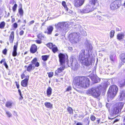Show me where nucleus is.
<instances>
[{"label":"nucleus","instance_id":"nucleus-60","mask_svg":"<svg viewBox=\"0 0 125 125\" xmlns=\"http://www.w3.org/2000/svg\"><path fill=\"white\" fill-rule=\"evenodd\" d=\"M25 75L24 74H22L21 75V78L22 79H23L25 77Z\"/></svg>","mask_w":125,"mask_h":125},{"label":"nucleus","instance_id":"nucleus-54","mask_svg":"<svg viewBox=\"0 0 125 125\" xmlns=\"http://www.w3.org/2000/svg\"><path fill=\"white\" fill-rule=\"evenodd\" d=\"M4 66H5V67L6 68H7L8 67V65L7 64L6 62H4Z\"/></svg>","mask_w":125,"mask_h":125},{"label":"nucleus","instance_id":"nucleus-45","mask_svg":"<svg viewBox=\"0 0 125 125\" xmlns=\"http://www.w3.org/2000/svg\"><path fill=\"white\" fill-rule=\"evenodd\" d=\"M25 77V78L24 80L28 82L29 78V76L28 75L26 76Z\"/></svg>","mask_w":125,"mask_h":125},{"label":"nucleus","instance_id":"nucleus-53","mask_svg":"<svg viewBox=\"0 0 125 125\" xmlns=\"http://www.w3.org/2000/svg\"><path fill=\"white\" fill-rule=\"evenodd\" d=\"M97 18L98 19L100 20H103L102 19L100 16H97Z\"/></svg>","mask_w":125,"mask_h":125},{"label":"nucleus","instance_id":"nucleus-49","mask_svg":"<svg viewBox=\"0 0 125 125\" xmlns=\"http://www.w3.org/2000/svg\"><path fill=\"white\" fill-rule=\"evenodd\" d=\"M110 57L111 60L112 61H113L114 60V58H113V56L111 55H110Z\"/></svg>","mask_w":125,"mask_h":125},{"label":"nucleus","instance_id":"nucleus-18","mask_svg":"<svg viewBox=\"0 0 125 125\" xmlns=\"http://www.w3.org/2000/svg\"><path fill=\"white\" fill-rule=\"evenodd\" d=\"M119 110H109L110 115L113 116L114 115L117 114L119 112Z\"/></svg>","mask_w":125,"mask_h":125},{"label":"nucleus","instance_id":"nucleus-25","mask_svg":"<svg viewBox=\"0 0 125 125\" xmlns=\"http://www.w3.org/2000/svg\"><path fill=\"white\" fill-rule=\"evenodd\" d=\"M120 59L124 63H125V54L123 53L121 54L120 55Z\"/></svg>","mask_w":125,"mask_h":125},{"label":"nucleus","instance_id":"nucleus-62","mask_svg":"<svg viewBox=\"0 0 125 125\" xmlns=\"http://www.w3.org/2000/svg\"><path fill=\"white\" fill-rule=\"evenodd\" d=\"M76 125H82V124L81 123L78 122L77 123Z\"/></svg>","mask_w":125,"mask_h":125},{"label":"nucleus","instance_id":"nucleus-24","mask_svg":"<svg viewBox=\"0 0 125 125\" xmlns=\"http://www.w3.org/2000/svg\"><path fill=\"white\" fill-rule=\"evenodd\" d=\"M44 105L48 108L51 109L52 107V104L49 102H46L44 103Z\"/></svg>","mask_w":125,"mask_h":125},{"label":"nucleus","instance_id":"nucleus-6","mask_svg":"<svg viewBox=\"0 0 125 125\" xmlns=\"http://www.w3.org/2000/svg\"><path fill=\"white\" fill-rule=\"evenodd\" d=\"M118 91V88L115 85L111 86L109 88L108 92V97L113 98L116 95Z\"/></svg>","mask_w":125,"mask_h":125},{"label":"nucleus","instance_id":"nucleus-28","mask_svg":"<svg viewBox=\"0 0 125 125\" xmlns=\"http://www.w3.org/2000/svg\"><path fill=\"white\" fill-rule=\"evenodd\" d=\"M120 100H121L123 99L124 98L125 96V93L124 92L122 91H121L120 93Z\"/></svg>","mask_w":125,"mask_h":125},{"label":"nucleus","instance_id":"nucleus-35","mask_svg":"<svg viewBox=\"0 0 125 125\" xmlns=\"http://www.w3.org/2000/svg\"><path fill=\"white\" fill-rule=\"evenodd\" d=\"M51 49H52V52L54 53H55L56 52H57L58 50V49L57 47L55 45L53 46V47H52Z\"/></svg>","mask_w":125,"mask_h":125},{"label":"nucleus","instance_id":"nucleus-38","mask_svg":"<svg viewBox=\"0 0 125 125\" xmlns=\"http://www.w3.org/2000/svg\"><path fill=\"white\" fill-rule=\"evenodd\" d=\"M18 6L16 4H15L12 7V10L14 12H15Z\"/></svg>","mask_w":125,"mask_h":125},{"label":"nucleus","instance_id":"nucleus-36","mask_svg":"<svg viewBox=\"0 0 125 125\" xmlns=\"http://www.w3.org/2000/svg\"><path fill=\"white\" fill-rule=\"evenodd\" d=\"M5 25V23L4 21L2 22L0 24V28L1 29H3Z\"/></svg>","mask_w":125,"mask_h":125},{"label":"nucleus","instance_id":"nucleus-37","mask_svg":"<svg viewBox=\"0 0 125 125\" xmlns=\"http://www.w3.org/2000/svg\"><path fill=\"white\" fill-rule=\"evenodd\" d=\"M115 33V31L114 30H111L110 33V36L111 38H112L113 37L114 35V33Z\"/></svg>","mask_w":125,"mask_h":125},{"label":"nucleus","instance_id":"nucleus-27","mask_svg":"<svg viewBox=\"0 0 125 125\" xmlns=\"http://www.w3.org/2000/svg\"><path fill=\"white\" fill-rule=\"evenodd\" d=\"M28 82L24 80L21 81V84L22 86L26 87L28 85Z\"/></svg>","mask_w":125,"mask_h":125},{"label":"nucleus","instance_id":"nucleus-40","mask_svg":"<svg viewBox=\"0 0 125 125\" xmlns=\"http://www.w3.org/2000/svg\"><path fill=\"white\" fill-rule=\"evenodd\" d=\"M18 44V42H17L16 43V45H14V46L13 49V51H17Z\"/></svg>","mask_w":125,"mask_h":125},{"label":"nucleus","instance_id":"nucleus-63","mask_svg":"<svg viewBox=\"0 0 125 125\" xmlns=\"http://www.w3.org/2000/svg\"><path fill=\"white\" fill-rule=\"evenodd\" d=\"M122 86L124 85H125V80L124 81V82L122 83V84H121Z\"/></svg>","mask_w":125,"mask_h":125},{"label":"nucleus","instance_id":"nucleus-34","mask_svg":"<svg viewBox=\"0 0 125 125\" xmlns=\"http://www.w3.org/2000/svg\"><path fill=\"white\" fill-rule=\"evenodd\" d=\"M18 12L19 13L20 15L21 16H23V10H22L21 7V8H19L18 9Z\"/></svg>","mask_w":125,"mask_h":125},{"label":"nucleus","instance_id":"nucleus-19","mask_svg":"<svg viewBox=\"0 0 125 125\" xmlns=\"http://www.w3.org/2000/svg\"><path fill=\"white\" fill-rule=\"evenodd\" d=\"M85 45L88 50H90L92 49V46L91 44L90 43L87 41L85 42Z\"/></svg>","mask_w":125,"mask_h":125},{"label":"nucleus","instance_id":"nucleus-58","mask_svg":"<svg viewBox=\"0 0 125 125\" xmlns=\"http://www.w3.org/2000/svg\"><path fill=\"white\" fill-rule=\"evenodd\" d=\"M34 22V21H32L30 22L29 23V25H30L31 24H32Z\"/></svg>","mask_w":125,"mask_h":125},{"label":"nucleus","instance_id":"nucleus-9","mask_svg":"<svg viewBox=\"0 0 125 125\" xmlns=\"http://www.w3.org/2000/svg\"><path fill=\"white\" fill-rule=\"evenodd\" d=\"M58 57L60 65L65 64V62L67 63L68 62V56L67 54L60 53L58 55Z\"/></svg>","mask_w":125,"mask_h":125},{"label":"nucleus","instance_id":"nucleus-20","mask_svg":"<svg viewBox=\"0 0 125 125\" xmlns=\"http://www.w3.org/2000/svg\"><path fill=\"white\" fill-rule=\"evenodd\" d=\"M13 104V102L12 101H9L7 102L5 104V106L7 107L10 108L12 106Z\"/></svg>","mask_w":125,"mask_h":125},{"label":"nucleus","instance_id":"nucleus-15","mask_svg":"<svg viewBox=\"0 0 125 125\" xmlns=\"http://www.w3.org/2000/svg\"><path fill=\"white\" fill-rule=\"evenodd\" d=\"M31 64L33 66H34L35 67H38L40 65L39 63L37 62V60L36 58H35L33 59L31 62Z\"/></svg>","mask_w":125,"mask_h":125},{"label":"nucleus","instance_id":"nucleus-14","mask_svg":"<svg viewBox=\"0 0 125 125\" xmlns=\"http://www.w3.org/2000/svg\"><path fill=\"white\" fill-rule=\"evenodd\" d=\"M60 65L62 66L59 68L55 72V74L56 75H58L59 73L62 72L65 68V64H63V65Z\"/></svg>","mask_w":125,"mask_h":125},{"label":"nucleus","instance_id":"nucleus-41","mask_svg":"<svg viewBox=\"0 0 125 125\" xmlns=\"http://www.w3.org/2000/svg\"><path fill=\"white\" fill-rule=\"evenodd\" d=\"M29 59V58L28 57H27L25 58V60L24 61V63L26 64H28V61Z\"/></svg>","mask_w":125,"mask_h":125},{"label":"nucleus","instance_id":"nucleus-59","mask_svg":"<svg viewBox=\"0 0 125 125\" xmlns=\"http://www.w3.org/2000/svg\"><path fill=\"white\" fill-rule=\"evenodd\" d=\"M5 60L4 59H2L0 61V63L1 64H2L3 62H5Z\"/></svg>","mask_w":125,"mask_h":125},{"label":"nucleus","instance_id":"nucleus-5","mask_svg":"<svg viewBox=\"0 0 125 125\" xmlns=\"http://www.w3.org/2000/svg\"><path fill=\"white\" fill-rule=\"evenodd\" d=\"M69 37L70 41L72 44L78 43L81 38L80 33L76 32L70 34Z\"/></svg>","mask_w":125,"mask_h":125},{"label":"nucleus","instance_id":"nucleus-33","mask_svg":"<svg viewBox=\"0 0 125 125\" xmlns=\"http://www.w3.org/2000/svg\"><path fill=\"white\" fill-rule=\"evenodd\" d=\"M37 37L39 39L42 40L45 37L44 35L40 33L38 35Z\"/></svg>","mask_w":125,"mask_h":125},{"label":"nucleus","instance_id":"nucleus-26","mask_svg":"<svg viewBox=\"0 0 125 125\" xmlns=\"http://www.w3.org/2000/svg\"><path fill=\"white\" fill-rule=\"evenodd\" d=\"M52 89L50 87L48 88L47 91V94L48 96H50L52 94Z\"/></svg>","mask_w":125,"mask_h":125},{"label":"nucleus","instance_id":"nucleus-42","mask_svg":"<svg viewBox=\"0 0 125 125\" xmlns=\"http://www.w3.org/2000/svg\"><path fill=\"white\" fill-rule=\"evenodd\" d=\"M47 74H48V76L49 77H52L53 74V73L52 72L48 73Z\"/></svg>","mask_w":125,"mask_h":125},{"label":"nucleus","instance_id":"nucleus-48","mask_svg":"<svg viewBox=\"0 0 125 125\" xmlns=\"http://www.w3.org/2000/svg\"><path fill=\"white\" fill-rule=\"evenodd\" d=\"M90 118L92 120L94 121L95 119V117L94 116L92 115L91 116Z\"/></svg>","mask_w":125,"mask_h":125},{"label":"nucleus","instance_id":"nucleus-13","mask_svg":"<svg viewBox=\"0 0 125 125\" xmlns=\"http://www.w3.org/2000/svg\"><path fill=\"white\" fill-rule=\"evenodd\" d=\"M53 29V27L52 26H49L47 27V30L45 31L44 32L48 35H50L51 34Z\"/></svg>","mask_w":125,"mask_h":125},{"label":"nucleus","instance_id":"nucleus-47","mask_svg":"<svg viewBox=\"0 0 125 125\" xmlns=\"http://www.w3.org/2000/svg\"><path fill=\"white\" fill-rule=\"evenodd\" d=\"M38 44H40L42 43V42L41 40H36L35 41Z\"/></svg>","mask_w":125,"mask_h":125},{"label":"nucleus","instance_id":"nucleus-16","mask_svg":"<svg viewBox=\"0 0 125 125\" xmlns=\"http://www.w3.org/2000/svg\"><path fill=\"white\" fill-rule=\"evenodd\" d=\"M30 64L28 67L26 65H25L24 66V68H27V70L29 72H30L35 69L34 66Z\"/></svg>","mask_w":125,"mask_h":125},{"label":"nucleus","instance_id":"nucleus-32","mask_svg":"<svg viewBox=\"0 0 125 125\" xmlns=\"http://www.w3.org/2000/svg\"><path fill=\"white\" fill-rule=\"evenodd\" d=\"M49 55H45L42 56V59L44 61H47L48 58L49 57Z\"/></svg>","mask_w":125,"mask_h":125},{"label":"nucleus","instance_id":"nucleus-23","mask_svg":"<svg viewBox=\"0 0 125 125\" xmlns=\"http://www.w3.org/2000/svg\"><path fill=\"white\" fill-rule=\"evenodd\" d=\"M125 35L123 33H119L117 35V38L119 40H120L123 39Z\"/></svg>","mask_w":125,"mask_h":125},{"label":"nucleus","instance_id":"nucleus-12","mask_svg":"<svg viewBox=\"0 0 125 125\" xmlns=\"http://www.w3.org/2000/svg\"><path fill=\"white\" fill-rule=\"evenodd\" d=\"M84 2V0H75L74 1V5L76 7L82 6Z\"/></svg>","mask_w":125,"mask_h":125},{"label":"nucleus","instance_id":"nucleus-64","mask_svg":"<svg viewBox=\"0 0 125 125\" xmlns=\"http://www.w3.org/2000/svg\"><path fill=\"white\" fill-rule=\"evenodd\" d=\"M120 30L118 28H116V31H120Z\"/></svg>","mask_w":125,"mask_h":125},{"label":"nucleus","instance_id":"nucleus-4","mask_svg":"<svg viewBox=\"0 0 125 125\" xmlns=\"http://www.w3.org/2000/svg\"><path fill=\"white\" fill-rule=\"evenodd\" d=\"M102 87L101 85H100L97 87H93L88 90L86 92V94H90L94 97L97 98L100 95V89Z\"/></svg>","mask_w":125,"mask_h":125},{"label":"nucleus","instance_id":"nucleus-46","mask_svg":"<svg viewBox=\"0 0 125 125\" xmlns=\"http://www.w3.org/2000/svg\"><path fill=\"white\" fill-rule=\"evenodd\" d=\"M7 51V49H5L3 50L2 52L4 54L6 55V54Z\"/></svg>","mask_w":125,"mask_h":125},{"label":"nucleus","instance_id":"nucleus-8","mask_svg":"<svg viewBox=\"0 0 125 125\" xmlns=\"http://www.w3.org/2000/svg\"><path fill=\"white\" fill-rule=\"evenodd\" d=\"M94 9L93 6L90 4L86 5L84 7L79 10L80 12L82 14L86 13L91 12Z\"/></svg>","mask_w":125,"mask_h":125},{"label":"nucleus","instance_id":"nucleus-43","mask_svg":"<svg viewBox=\"0 0 125 125\" xmlns=\"http://www.w3.org/2000/svg\"><path fill=\"white\" fill-rule=\"evenodd\" d=\"M6 114L8 117H10L12 116V114L9 112L6 111Z\"/></svg>","mask_w":125,"mask_h":125},{"label":"nucleus","instance_id":"nucleus-30","mask_svg":"<svg viewBox=\"0 0 125 125\" xmlns=\"http://www.w3.org/2000/svg\"><path fill=\"white\" fill-rule=\"evenodd\" d=\"M97 1V0H89V3L91 5H92L94 7Z\"/></svg>","mask_w":125,"mask_h":125},{"label":"nucleus","instance_id":"nucleus-2","mask_svg":"<svg viewBox=\"0 0 125 125\" xmlns=\"http://www.w3.org/2000/svg\"><path fill=\"white\" fill-rule=\"evenodd\" d=\"M73 84L79 88H86L89 85V80L86 77H76L74 79Z\"/></svg>","mask_w":125,"mask_h":125},{"label":"nucleus","instance_id":"nucleus-50","mask_svg":"<svg viewBox=\"0 0 125 125\" xmlns=\"http://www.w3.org/2000/svg\"><path fill=\"white\" fill-rule=\"evenodd\" d=\"M24 33V31L22 30H21L19 32V34L21 36Z\"/></svg>","mask_w":125,"mask_h":125},{"label":"nucleus","instance_id":"nucleus-10","mask_svg":"<svg viewBox=\"0 0 125 125\" xmlns=\"http://www.w3.org/2000/svg\"><path fill=\"white\" fill-rule=\"evenodd\" d=\"M121 3V0H116L113 2L110 5V8L114 10L118 9L120 7Z\"/></svg>","mask_w":125,"mask_h":125},{"label":"nucleus","instance_id":"nucleus-3","mask_svg":"<svg viewBox=\"0 0 125 125\" xmlns=\"http://www.w3.org/2000/svg\"><path fill=\"white\" fill-rule=\"evenodd\" d=\"M57 31L63 32L64 31L66 32L69 30V24L68 23L64 22H59L55 25Z\"/></svg>","mask_w":125,"mask_h":125},{"label":"nucleus","instance_id":"nucleus-21","mask_svg":"<svg viewBox=\"0 0 125 125\" xmlns=\"http://www.w3.org/2000/svg\"><path fill=\"white\" fill-rule=\"evenodd\" d=\"M79 30L81 34L83 36H86L87 34L86 32L84 30H83L81 26H79L78 27Z\"/></svg>","mask_w":125,"mask_h":125},{"label":"nucleus","instance_id":"nucleus-55","mask_svg":"<svg viewBox=\"0 0 125 125\" xmlns=\"http://www.w3.org/2000/svg\"><path fill=\"white\" fill-rule=\"evenodd\" d=\"M71 87L70 86H69L67 89L66 91H70L71 90Z\"/></svg>","mask_w":125,"mask_h":125},{"label":"nucleus","instance_id":"nucleus-56","mask_svg":"<svg viewBox=\"0 0 125 125\" xmlns=\"http://www.w3.org/2000/svg\"><path fill=\"white\" fill-rule=\"evenodd\" d=\"M73 110H67L68 112L70 114H73Z\"/></svg>","mask_w":125,"mask_h":125},{"label":"nucleus","instance_id":"nucleus-39","mask_svg":"<svg viewBox=\"0 0 125 125\" xmlns=\"http://www.w3.org/2000/svg\"><path fill=\"white\" fill-rule=\"evenodd\" d=\"M54 45L51 43H49L47 44V46L51 49H52Z\"/></svg>","mask_w":125,"mask_h":125},{"label":"nucleus","instance_id":"nucleus-29","mask_svg":"<svg viewBox=\"0 0 125 125\" xmlns=\"http://www.w3.org/2000/svg\"><path fill=\"white\" fill-rule=\"evenodd\" d=\"M67 12L69 13L70 15L73 16H74L76 15V13L75 12L73 11L72 10H68V11H66Z\"/></svg>","mask_w":125,"mask_h":125},{"label":"nucleus","instance_id":"nucleus-44","mask_svg":"<svg viewBox=\"0 0 125 125\" xmlns=\"http://www.w3.org/2000/svg\"><path fill=\"white\" fill-rule=\"evenodd\" d=\"M17 52L16 51H13L12 52V55L13 56H15L17 55Z\"/></svg>","mask_w":125,"mask_h":125},{"label":"nucleus","instance_id":"nucleus-7","mask_svg":"<svg viewBox=\"0 0 125 125\" xmlns=\"http://www.w3.org/2000/svg\"><path fill=\"white\" fill-rule=\"evenodd\" d=\"M67 64L69 67L72 66V69L75 70L77 69L78 67V64L76 60L73 57L70 58V61L68 62Z\"/></svg>","mask_w":125,"mask_h":125},{"label":"nucleus","instance_id":"nucleus-51","mask_svg":"<svg viewBox=\"0 0 125 125\" xmlns=\"http://www.w3.org/2000/svg\"><path fill=\"white\" fill-rule=\"evenodd\" d=\"M16 85L17 87V88L18 89H19V84L16 81L15 82Z\"/></svg>","mask_w":125,"mask_h":125},{"label":"nucleus","instance_id":"nucleus-11","mask_svg":"<svg viewBox=\"0 0 125 125\" xmlns=\"http://www.w3.org/2000/svg\"><path fill=\"white\" fill-rule=\"evenodd\" d=\"M125 103L124 102H120L117 103L115 104L114 107H115L114 109H122L124 106Z\"/></svg>","mask_w":125,"mask_h":125},{"label":"nucleus","instance_id":"nucleus-22","mask_svg":"<svg viewBox=\"0 0 125 125\" xmlns=\"http://www.w3.org/2000/svg\"><path fill=\"white\" fill-rule=\"evenodd\" d=\"M14 38V32L12 31L10 34L9 37V41L10 43L12 42Z\"/></svg>","mask_w":125,"mask_h":125},{"label":"nucleus","instance_id":"nucleus-57","mask_svg":"<svg viewBox=\"0 0 125 125\" xmlns=\"http://www.w3.org/2000/svg\"><path fill=\"white\" fill-rule=\"evenodd\" d=\"M106 106L107 108H109L110 107L109 104L108 103L106 104Z\"/></svg>","mask_w":125,"mask_h":125},{"label":"nucleus","instance_id":"nucleus-52","mask_svg":"<svg viewBox=\"0 0 125 125\" xmlns=\"http://www.w3.org/2000/svg\"><path fill=\"white\" fill-rule=\"evenodd\" d=\"M13 26L14 28H16L17 27L18 25L17 23H15L13 24Z\"/></svg>","mask_w":125,"mask_h":125},{"label":"nucleus","instance_id":"nucleus-17","mask_svg":"<svg viewBox=\"0 0 125 125\" xmlns=\"http://www.w3.org/2000/svg\"><path fill=\"white\" fill-rule=\"evenodd\" d=\"M37 50V47L35 44L32 45L30 49V51L32 53L35 52Z\"/></svg>","mask_w":125,"mask_h":125},{"label":"nucleus","instance_id":"nucleus-1","mask_svg":"<svg viewBox=\"0 0 125 125\" xmlns=\"http://www.w3.org/2000/svg\"><path fill=\"white\" fill-rule=\"evenodd\" d=\"M93 58V55L90 54L88 52H86L84 50H83L80 52L78 56V60L83 65L88 66L92 63Z\"/></svg>","mask_w":125,"mask_h":125},{"label":"nucleus","instance_id":"nucleus-61","mask_svg":"<svg viewBox=\"0 0 125 125\" xmlns=\"http://www.w3.org/2000/svg\"><path fill=\"white\" fill-rule=\"evenodd\" d=\"M68 49L70 50V51H71L72 50V47H69L68 48Z\"/></svg>","mask_w":125,"mask_h":125},{"label":"nucleus","instance_id":"nucleus-31","mask_svg":"<svg viewBox=\"0 0 125 125\" xmlns=\"http://www.w3.org/2000/svg\"><path fill=\"white\" fill-rule=\"evenodd\" d=\"M62 4L64 7V8L66 11H68V8L67 7L66 2L64 1H62Z\"/></svg>","mask_w":125,"mask_h":125}]
</instances>
